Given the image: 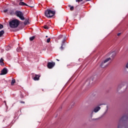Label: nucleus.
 Masks as SVG:
<instances>
[{
  "label": "nucleus",
  "mask_w": 128,
  "mask_h": 128,
  "mask_svg": "<svg viewBox=\"0 0 128 128\" xmlns=\"http://www.w3.org/2000/svg\"><path fill=\"white\" fill-rule=\"evenodd\" d=\"M4 12H8V9H6L4 10Z\"/></svg>",
  "instance_id": "obj_22"
},
{
  "label": "nucleus",
  "mask_w": 128,
  "mask_h": 128,
  "mask_svg": "<svg viewBox=\"0 0 128 128\" xmlns=\"http://www.w3.org/2000/svg\"><path fill=\"white\" fill-rule=\"evenodd\" d=\"M36 37L35 36H32V37H30V40H34V38H35Z\"/></svg>",
  "instance_id": "obj_14"
},
{
  "label": "nucleus",
  "mask_w": 128,
  "mask_h": 128,
  "mask_svg": "<svg viewBox=\"0 0 128 128\" xmlns=\"http://www.w3.org/2000/svg\"><path fill=\"white\" fill-rule=\"evenodd\" d=\"M70 6V10H74V6Z\"/></svg>",
  "instance_id": "obj_16"
},
{
  "label": "nucleus",
  "mask_w": 128,
  "mask_h": 128,
  "mask_svg": "<svg viewBox=\"0 0 128 128\" xmlns=\"http://www.w3.org/2000/svg\"><path fill=\"white\" fill-rule=\"evenodd\" d=\"M4 34V30L0 31V37L2 36Z\"/></svg>",
  "instance_id": "obj_13"
},
{
  "label": "nucleus",
  "mask_w": 128,
  "mask_h": 128,
  "mask_svg": "<svg viewBox=\"0 0 128 128\" xmlns=\"http://www.w3.org/2000/svg\"><path fill=\"white\" fill-rule=\"evenodd\" d=\"M20 6H28V4L26 3H24L23 2H21L19 3Z\"/></svg>",
  "instance_id": "obj_9"
},
{
  "label": "nucleus",
  "mask_w": 128,
  "mask_h": 128,
  "mask_svg": "<svg viewBox=\"0 0 128 128\" xmlns=\"http://www.w3.org/2000/svg\"><path fill=\"white\" fill-rule=\"evenodd\" d=\"M10 26L12 28H16L20 26V20L15 19L10 22Z\"/></svg>",
  "instance_id": "obj_1"
},
{
  "label": "nucleus",
  "mask_w": 128,
  "mask_h": 128,
  "mask_svg": "<svg viewBox=\"0 0 128 128\" xmlns=\"http://www.w3.org/2000/svg\"><path fill=\"white\" fill-rule=\"evenodd\" d=\"M83 0H76V2H82Z\"/></svg>",
  "instance_id": "obj_18"
},
{
  "label": "nucleus",
  "mask_w": 128,
  "mask_h": 128,
  "mask_svg": "<svg viewBox=\"0 0 128 128\" xmlns=\"http://www.w3.org/2000/svg\"><path fill=\"white\" fill-rule=\"evenodd\" d=\"M108 60H110V58H108L107 59H106V60H104V62H102L101 64V66L102 68H106V66H108V64H106L108 62Z\"/></svg>",
  "instance_id": "obj_4"
},
{
  "label": "nucleus",
  "mask_w": 128,
  "mask_h": 128,
  "mask_svg": "<svg viewBox=\"0 0 128 128\" xmlns=\"http://www.w3.org/2000/svg\"><path fill=\"white\" fill-rule=\"evenodd\" d=\"M117 36H120V33H118Z\"/></svg>",
  "instance_id": "obj_25"
},
{
  "label": "nucleus",
  "mask_w": 128,
  "mask_h": 128,
  "mask_svg": "<svg viewBox=\"0 0 128 128\" xmlns=\"http://www.w3.org/2000/svg\"><path fill=\"white\" fill-rule=\"evenodd\" d=\"M100 110V107L97 106L94 108V110L91 112L90 116H92V115L94 114V112H98V110Z\"/></svg>",
  "instance_id": "obj_5"
},
{
  "label": "nucleus",
  "mask_w": 128,
  "mask_h": 128,
  "mask_svg": "<svg viewBox=\"0 0 128 128\" xmlns=\"http://www.w3.org/2000/svg\"><path fill=\"white\" fill-rule=\"evenodd\" d=\"M55 64H56V63L54 62H49L48 64V68H52L54 66Z\"/></svg>",
  "instance_id": "obj_6"
},
{
  "label": "nucleus",
  "mask_w": 128,
  "mask_h": 128,
  "mask_svg": "<svg viewBox=\"0 0 128 128\" xmlns=\"http://www.w3.org/2000/svg\"><path fill=\"white\" fill-rule=\"evenodd\" d=\"M0 64L1 66H4V59H2V58L0 60Z\"/></svg>",
  "instance_id": "obj_10"
},
{
  "label": "nucleus",
  "mask_w": 128,
  "mask_h": 128,
  "mask_svg": "<svg viewBox=\"0 0 128 128\" xmlns=\"http://www.w3.org/2000/svg\"><path fill=\"white\" fill-rule=\"evenodd\" d=\"M62 38V35H60L59 36V39Z\"/></svg>",
  "instance_id": "obj_23"
},
{
  "label": "nucleus",
  "mask_w": 128,
  "mask_h": 128,
  "mask_svg": "<svg viewBox=\"0 0 128 128\" xmlns=\"http://www.w3.org/2000/svg\"><path fill=\"white\" fill-rule=\"evenodd\" d=\"M15 14L16 16H18V18H20L22 20H24V14L20 11H16L15 12Z\"/></svg>",
  "instance_id": "obj_3"
},
{
  "label": "nucleus",
  "mask_w": 128,
  "mask_h": 128,
  "mask_svg": "<svg viewBox=\"0 0 128 128\" xmlns=\"http://www.w3.org/2000/svg\"><path fill=\"white\" fill-rule=\"evenodd\" d=\"M44 28H45V30H48V26L45 25V26H44Z\"/></svg>",
  "instance_id": "obj_15"
},
{
  "label": "nucleus",
  "mask_w": 128,
  "mask_h": 128,
  "mask_svg": "<svg viewBox=\"0 0 128 128\" xmlns=\"http://www.w3.org/2000/svg\"><path fill=\"white\" fill-rule=\"evenodd\" d=\"M20 1H22V0H20Z\"/></svg>",
  "instance_id": "obj_31"
},
{
  "label": "nucleus",
  "mask_w": 128,
  "mask_h": 128,
  "mask_svg": "<svg viewBox=\"0 0 128 128\" xmlns=\"http://www.w3.org/2000/svg\"><path fill=\"white\" fill-rule=\"evenodd\" d=\"M54 14H56V12L52 10H47L45 12V16L47 18H52L54 16Z\"/></svg>",
  "instance_id": "obj_2"
},
{
  "label": "nucleus",
  "mask_w": 128,
  "mask_h": 128,
  "mask_svg": "<svg viewBox=\"0 0 128 128\" xmlns=\"http://www.w3.org/2000/svg\"><path fill=\"white\" fill-rule=\"evenodd\" d=\"M46 38H48V36H46Z\"/></svg>",
  "instance_id": "obj_32"
},
{
  "label": "nucleus",
  "mask_w": 128,
  "mask_h": 128,
  "mask_svg": "<svg viewBox=\"0 0 128 128\" xmlns=\"http://www.w3.org/2000/svg\"><path fill=\"white\" fill-rule=\"evenodd\" d=\"M30 8H34V6H30Z\"/></svg>",
  "instance_id": "obj_27"
},
{
  "label": "nucleus",
  "mask_w": 128,
  "mask_h": 128,
  "mask_svg": "<svg viewBox=\"0 0 128 128\" xmlns=\"http://www.w3.org/2000/svg\"><path fill=\"white\" fill-rule=\"evenodd\" d=\"M113 54H114V56H116V53H114V52H113Z\"/></svg>",
  "instance_id": "obj_30"
},
{
  "label": "nucleus",
  "mask_w": 128,
  "mask_h": 128,
  "mask_svg": "<svg viewBox=\"0 0 128 128\" xmlns=\"http://www.w3.org/2000/svg\"><path fill=\"white\" fill-rule=\"evenodd\" d=\"M126 68H128V62L126 64Z\"/></svg>",
  "instance_id": "obj_20"
},
{
  "label": "nucleus",
  "mask_w": 128,
  "mask_h": 128,
  "mask_svg": "<svg viewBox=\"0 0 128 128\" xmlns=\"http://www.w3.org/2000/svg\"><path fill=\"white\" fill-rule=\"evenodd\" d=\"M62 46L60 47V50H64V48L62 46H64V40H62Z\"/></svg>",
  "instance_id": "obj_11"
},
{
  "label": "nucleus",
  "mask_w": 128,
  "mask_h": 128,
  "mask_svg": "<svg viewBox=\"0 0 128 128\" xmlns=\"http://www.w3.org/2000/svg\"><path fill=\"white\" fill-rule=\"evenodd\" d=\"M86 0V2H90V0Z\"/></svg>",
  "instance_id": "obj_28"
},
{
  "label": "nucleus",
  "mask_w": 128,
  "mask_h": 128,
  "mask_svg": "<svg viewBox=\"0 0 128 128\" xmlns=\"http://www.w3.org/2000/svg\"><path fill=\"white\" fill-rule=\"evenodd\" d=\"M2 28H4V26L0 24V30H2Z\"/></svg>",
  "instance_id": "obj_17"
},
{
  "label": "nucleus",
  "mask_w": 128,
  "mask_h": 128,
  "mask_svg": "<svg viewBox=\"0 0 128 128\" xmlns=\"http://www.w3.org/2000/svg\"><path fill=\"white\" fill-rule=\"evenodd\" d=\"M16 83V80L12 79L11 82V86H14V84Z\"/></svg>",
  "instance_id": "obj_12"
},
{
  "label": "nucleus",
  "mask_w": 128,
  "mask_h": 128,
  "mask_svg": "<svg viewBox=\"0 0 128 128\" xmlns=\"http://www.w3.org/2000/svg\"><path fill=\"white\" fill-rule=\"evenodd\" d=\"M50 42V38H48L47 39V42Z\"/></svg>",
  "instance_id": "obj_19"
},
{
  "label": "nucleus",
  "mask_w": 128,
  "mask_h": 128,
  "mask_svg": "<svg viewBox=\"0 0 128 128\" xmlns=\"http://www.w3.org/2000/svg\"><path fill=\"white\" fill-rule=\"evenodd\" d=\"M28 21H27V22H24V24H28Z\"/></svg>",
  "instance_id": "obj_24"
},
{
  "label": "nucleus",
  "mask_w": 128,
  "mask_h": 128,
  "mask_svg": "<svg viewBox=\"0 0 128 128\" xmlns=\"http://www.w3.org/2000/svg\"><path fill=\"white\" fill-rule=\"evenodd\" d=\"M56 60H58V62H60V60H58V59H56Z\"/></svg>",
  "instance_id": "obj_29"
},
{
  "label": "nucleus",
  "mask_w": 128,
  "mask_h": 128,
  "mask_svg": "<svg viewBox=\"0 0 128 128\" xmlns=\"http://www.w3.org/2000/svg\"><path fill=\"white\" fill-rule=\"evenodd\" d=\"M21 104H24V102H21Z\"/></svg>",
  "instance_id": "obj_26"
},
{
  "label": "nucleus",
  "mask_w": 128,
  "mask_h": 128,
  "mask_svg": "<svg viewBox=\"0 0 128 128\" xmlns=\"http://www.w3.org/2000/svg\"><path fill=\"white\" fill-rule=\"evenodd\" d=\"M17 52H20V48H17Z\"/></svg>",
  "instance_id": "obj_21"
},
{
  "label": "nucleus",
  "mask_w": 128,
  "mask_h": 128,
  "mask_svg": "<svg viewBox=\"0 0 128 128\" xmlns=\"http://www.w3.org/2000/svg\"><path fill=\"white\" fill-rule=\"evenodd\" d=\"M6 74H8V70L6 68H4L2 70L1 75Z\"/></svg>",
  "instance_id": "obj_7"
},
{
  "label": "nucleus",
  "mask_w": 128,
  "mask_h": 128,
  "mask_svg": "<svg viewBox=\"0 0 128 128\" xmlns=\"http://www.w3.org/2000/svg\"><path fill=\"white\" fill-rule=\"evenodd\" d=\"M40 76L36 75L35 77L34 78V80H40Z\"/></svg>",
  "instance_id": "obj_8"
}]
</instances>
